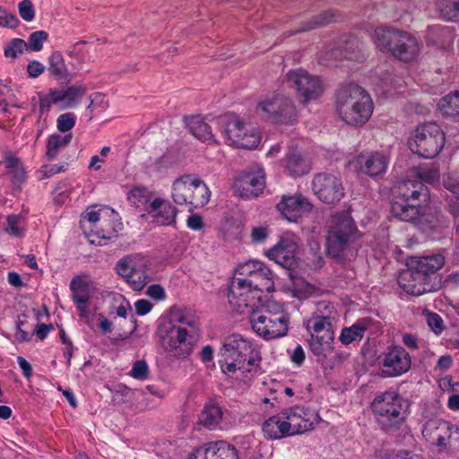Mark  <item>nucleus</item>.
<instances>
[{"instance_id": "obj_5", "label": "nucleus", "mask_w": 459, "mask_h": 459, "mask_svg": "<svg viewBox=\"0 0 459 459\" xmlns=\"http://www.w3.org/2000/svg\"><path fill=\"white\" fill-rule=\"evenodd\" d=\"M403 402L396 391H385L376 395L371 408L382 429L390 432L400 429L405 420Z\"/></svg>"}, {"instance_id": "obj_11", "label": "nucleus", "mask_w": 459, "mask_h": 459, "mask_svg": "<svg viewBox=\"0 0 459 459\" xmlns=\"http://www.w3.org/2000/svg\"><path fill=\"white\" fill-rule=\"evenodd\" d=\"M158 333L162 346L171 355L186 358L192 352L193 336L185 327L162 322Z\"/></svg>"}, {"instance_id": "obj_17", "label": "nucleus", "mask_w": 459, "mask_h": 459, "mask_svg": "<svg viewBox=\"0 0 459 459\" xmlns=\"http://www.w3.org/2000/svg\"><path fill=\"white\" fill-rule=\"evenodd\" d=\"M388 157L379 152L361 153L349 161V168L359 175L377 178L385 173Z\"/></svg>"}, {"instance_id": "obj_49", "label": "nucleus", "mask_w": 459, "mask_h": 459, "mask_svg": "<svg viewBox=\"0 0 459 459\" xmlns=\"http://www.w3.org/2000/svg\"><path fill=\"white\" fill-rule=\"evenodd\" d=\"M48 34L44 30H37L32 32L28 39V51H40L44 42L48 39Z\"/></svg>"}, {"instance_id": "obj_45", "label": "nucleus", "mask_w": 459, "mask_h": 459, "mask_svg": "<svg viewBox=\"0 0 459 459\" xmlns=\"http://www.w3.org/2000/svg\"><path fill=\"white\" fill-rule=\"evenodd\" d=\"M364 59L363 43L357 37L350 36L346 39V60L362 62Z\"/></svg>"}, {"instance_id": "obj_3", "label": "nucleus", "mask_w": 459, "mask_h": 459, "mask_svg": "<svg viewBox=\"0 0 459 459\" xmlns=\"http://www.w3.org/2000/svg\"><path fill=\"white\" fill-rule=\"evenodd\" d=\"M254 333L265 341L286 336L289 332L290 315L281 303L269 300L247 316Z\"/></svg>"}, {"instance_id": "obj_38", "label": "nucleus", "mask_w": 459, "mask_h": 459, "mask_svg": "<svg viewBox=\"0 0 459 459\" xmlns=\"http://www.w3.org/2000/svg\"><path fill=\"white\" fill-rule=\"evenodd\" d=\"M186 123L192 134L203 142L212 140V134L208 124L203 121L200 117L186 118Z\"/></svg>"}, {"instance_id": "obj_36", "label": "nucleus", "mask_w": 459, "mask_h": 459, "mask_svg": "<svg viewBox=\"0 0 459 459\" xmlns=\"http://www.w3.org/2000/svg\"><path fill=\"white\" fill-rule=\"evenodd\" d=\"M171 195L178 205L191 207V176L185 175L177 178L172 185Z\"/></svg>"}, {"instance_id": "obj_10", "label": "nucleus", "mask_w": 459, "mask_h": 459, "mask_svg": "<svg viewBox=\"0 0 459 459\" xmlns=\"http://www.w3.org/2000/svg\"><path fill=\"white\" fill-rule=\"evenodd\" d=\"M116 273L134 291L142 290L150 281L147 264L140 254H130L115 264Z\"/></svg>"}, {"instance_id": "obj_62", "label": "nucleus", "mask_w": 459, "mask_h": 459, "mask_svg": "<svg viewBox=\"0 0 459 459\" xmlns=\"http://www.w3.org/2000/svg\"><path fill=\"white\" fill-rule=\"evenodd\" d=\"M452 366H453V358L451 355L446 354V355L441 356L437 359L435 369L439 370L440 372L444 373V372L447 371Z\"/></svg>"}, {"instance_id": "obj_53", "label": "nucleus", "mask_w": 459, "mask_h": 459, "mask_svg": "<svg viewBox=\"0 0 459 459\" xmlns=\"http://www.w3.org/2000/svg\"><path fill=\"white\" fill-rule=\"evenodd\" d=\"M20 23L17 16L0 6V26L14 29Z\"/></svg>"}, {"instance_id": "obj_12", "label": "nucleus", "mask_w": 459, "mask_h": 459, "mask_svg": "<svg viewBox=\"0 0 459 459\" xmlns=\"http://www.w3.org/2000/svg\"><path fill=\"white\" fill-rule=\"evenodd\" d=\"M262 293L234 276L229 287V304L235 312L249 316L251 311L260 307Z\"/></svg>"}, {"instance_id": "obj_19", "label": "nucleus", "mask_w": 459, "mask_h": 459, "mask_svg": "<svg viewBox=\"0 0 459 459\" xmlns=\"http://www.w3.org/2000/svg\"><path fill=\"white\" fill-rule=\"evenodd\" d=\"M313 205L301 194L282 195L276 204L277 211L289 221L298 222L312 211Z\"/></svg>"}, {"instance_id": "obj_21", "label": "nucleus", "mask_w": 459, "mask_h": 459, "mask_svg": "<svg viewBox=\"0 0 459 459\" xmlns=\"http://www.w3.org/2000/svg\"><path fill=\"white\" fill-rule=\"evenodd\" d=\"M327 254L337 260L344 256V216L338 214L333 217L326 237Z\"/></svg>"}, {"instance_id": "obj_46", "label": "nucleus", "mask_w": 459, "mask_h": 459, "mask_svg": "<svg viewBox=\"0 0 459 459\" xmlns=\"http://www.w3.org/2000/svg\"><path fill=\"white\" fill-rule=\"evenodd\" d=\"M163 323H172L176 325H184L194 327L195 325V316L186 308H172L170 311V319Z\"/></svg>"}, {"instance_id": "obj_55", "label": "nucleus", "mask_w": 459, "mask_h": 459, "mask_svg": "<svg viewBox=\"0 0 459 459\" xmlns=\"http://www.w3.org/2000/svg\"><path fill=\"white\" fill-rule=\"evenodd\" d=\"M6 232L15 237H21L22 235V230L20 227L22 217L20 215L12 214L7 217Z\"/></svg>"}, {"instance_id": "obj_34", "label": "nucleus", "mask_w": 459, "mask_h": 459, "mask_svg": "<svg viewBox=\"0 0 459 459\" xmlns=\"http://www.w3.org/2000/svg\"><path fill=\"white\" fill-rule=\"evenodd\" d=\"M454 39L452 27L435 24L428 27L426 41L428 45L437 46L439 48L448 47Z\"/></svg>"}, {"instance_id": "obj_14", "label": "nucleus", "mask_w": 459, "mask_h": 459, "mask_svg": "<svg viewBox=\"0 0 459 459\" xmlns=\"http://www.w3.org/2000/svg\"><path fill=\"white\" fill-rule=\"evenodd\" d=\"M235 277L244 280L247 285L255 290L264 292H272L274 290L272 271L262 262L251 260L239 264L236 270Z\"/></svg>"}, {"instance_id": "obj_23", "label": "nucleus", "mask_w": 459, "mask_h": 459, "mask_svg": "<svg viewBox=\"0 0 459 459\" xmlns=\"http://www.w3.org/2000/svg\"><path fill=\"white\" fill-rule=\"evenodd\" d=\"M333 306L330 302L321 301L317 304L316 310L306 321L307 329L311 336L322 334L325 331H333Z\"/></svg>"}, {"instance_id": "obj_59", "label": "nucleus", "mask_w": 459, "mask_h": 459, "mask_svg": "<svg viewBox=\"0 0 459 459\" xmlns=\"http://www.w3.org/2000/svg\"><path fill=\"white\" fill-rule=\"evenodd\" d=\"M427 323L436 334L441 333L444 330L443 319L437 313H429L427 316Z\"/></svg>"}, {"instance_id": "obj_27", "label": "nucleus", "mask_w": 459, "mask_h": 459, "mask_svg": "<svg viewBox=\"0 0 459 459\" xmlns=\"http://www.w3.org/2000/svg\"><path fill=\"white\" fill-rule=\"evenodd\" d=\"M297 247L293 240L282 238L266 252V255L282 267L291 268L297 264Z\"/></svg>"}, {"instance_id": "obj_37", "label": "nucleus", "mask_w": 459, "mask_h": 459, "mask_svg": "<svg viewBox=\"0 0 459 459\" xmlns=\"http://www.w3.org/2000/svg\"><path fill=\"white\" fill-rule=\"evenodd\" d=\"M333 331H325L322 334L313 335L310 340V349L318 358L333 353Z\"/></svg>"}, {"instance_id": "obj_47", "label": "nucleus", "mask_w": 459, "mask_h": 459, "mask_svg": "<svg viewBox=\"0 0 459 459\" xmlns=\"http://www.w3.org/2000/svg\"><path fill=\"white\" fill-rule=\"evenodd\" d=\"M437 9L446 21H454L459 17V1L439 0L437 3Z\"/></svg>"}, {"instance_id": "obj_43", "label": "nucleus", "mask_w": 459, "mask_h": 459, "mask_svg": "<svg viewBox=\"0 0 459 459\" xmlns=\"http://www.w3.org/2000/svg\"><path fill=\"white\" fill-rule=\"evenodd\" d=\"M369 326L370 320L368 318H361L351 326L346 327V345L353 342L360 341Z\"/></svg>"}, {"instance_id": "obj_6", "label": "nucleus", "mask_w": 459, "mask_h": 459, "mask_svg": "<svg viewBox=\"0 0 459 459\" xmlns=\"http://www.w3.org/2000/svg\"><path fill=\"white\" fill-rule=\"evenodd\" d=\"M346 125L360 127L371 117L374 103L370 94L356 83L346 84Z\"/></svg>"}, {"instance_id": "obj_54", "label": "nucleus", "mask_w": 459, "mask_h": 459, "mask_svg": "<svg viewBox=\"0 0 459 459\" xmlns=\"http://www.w3.org/2000/svg\"><path fill=\"white\" fill-rule=\"evenodd\" d=\"M130 376L135 379L144 380L148 377L149 368L144 360H137L133 364Z\"/></svg>"}, {"instance_id": "obj_22", "label": "nucleus", "mask_w": 459, "mask_h": 459, "mask_svg": "<svg viewBox=\"0 0 459 459\" xmlns=\"http://www.w3.org/2000/svg\"><path fill=\"white\" fill-rule=\"evenodd\" d=\"M265 186V174L263 169L247 172L236 183L238 195L244 199H253L259 196Z\"/></svg>"}, {"instance_id": "obj_44", "label": "nucleus", "mask_w": 459, "mask_h": 459, "mask_svg": "<svg viewBox=\"0 0 459 459\" xmlns=\"http://www.w3.org/2000/svg\"><path fill=\"white\" fill-rule=\"evenodd\" d=\"M28 51V44L25 40L14 38L7 41L4 48V55L8 59H16Z\"/></svg>"}, {"instance_id": "obj_51", "label": "nucleus", "mask_w": 459, "mask_h": 459, "mask_svg": "<svg viewBox=\"0 0 459 459\" xmlns=\"http://www.w3.org/2000/svg\"><path fill=\"white\" fill-rule=\"evenodd\" d=\"M332 18H333L332 14H329L326 13H321L317 16H315L309 23H307V24L304 25L303 27L299 28V30H297V32L307 31V30L315 29L318 26L326 25L332 21Z\"/></svg>"}, {"instance_id": "obj_63", "label": "nucleus", "mask_w": 459, "mask_h": 459, "mask_svg": "<svg viewBox=\"0 0 459 459\" xmlns=\"http://www.w3.org/2000/svg\"><path fill=\"white\" fill-rule=\"evenodd\" d=\"M153 307V305L146 299H138L134 303L135 312L138 316L147 315Z\"/></svg>"}, {"instance_id": "obj_30", "label": "nucleus", "mask_w": 459, "mask_h": 459, "mask_svg": "<svg viewBox=\"0 0 459 459\" xmlns=\"http://www.w3.org/2000/svg\"><path fill=\"white\" fill-rule=\"evenodd\" d=\"M196 452L203 459H238L236 447L225 441L210 442Z\"/></svg>"}, {"instance_id": "obj_52", "label": "nucleus", "mask_w": 459, "mask_h": 459, "mask_svg": "<svg viewBox=\"0 0 459 459\" xmlns=\"http://www.w3.org/2000/svg\"><path fill=\"white\" fill-rule=\"evenodd\" d=\"M342 353H331V355H323L317 359L325 369H334L342 363Z\"/></svg>"}, {"instance_id": "obj_50", "label": "nucleus", "mask_w": 459, "mask_h": 459, "mask_svg": "<svg viewBox=\"0 0 459 459\" xmlns=\"http://www.w3.org/2000/svg\"><path fill=\"white\" fill-rule=\"evenodd\" d=\"M75 122L76 117L74 113H64L58 116L56 119V127L59 132L66 133L75 126Z\"/></svg>"}, {"instance_id": "obj_25", "label": "nucleus", "mask_w": 459, "mask_h": 459, "mask_svg": "<svg viewBox=\"0 0 459 459\" xmlns=\"http://www.w3.org/2000/svg\"><path fill=\"white\" fill-rule=\"evenodd\" d=\"M454 427L446 420L440 419L429 420L422 429L424 438L439 447L446 446Z\"/></svg>"}, {"instance_id": "obj_64", "label": "nucleus", "mask_w": 459, "mask_h": 459, "mask_svg": "<svg viewBox=\"0 0 459 459\" xmlns=\"http://www.w3.org/2000/svg\"><path fill=\"white\" fill-rule=\"evenodd\" d=\"M186 226L192 230H200L204 227L203 218L199 214H192L186 220Z\"/></svg>"}, {"instance_id": "obj_7", "label": "nucleus", "mask_w": 459, "mask_h": 459, "mask_svg": "<svg viewBox=\"0 0 459 459\" xmlns=\"http://www.w3.org/2000/svg\"><path fill=\"white\" fill-rule=\"evenodd\" d=\"M445 134L436 123H426L419 126L410 143L411 150L425 159L435 158L443 149Z\"/></svg>"}, {"instance_id": "obj_58", "label": "nucleus", "mask_w": 459, "mask_h": 459, "mask_svg": "<svg viewBox=\"0 0 459 459\" xmlns=\"http://www.w3.org/2000/svg\"><path fill=\"white\" fill-rule=\"evenodd\" d=\"M46 70V66L38 60L30 61L27 65V75L30 79H36L40 76Z\"/></svg>"}, {"instance_id": "obj_32", "label": "nucleus", "mask_w": 459, "mask_h": 459, "mask_svg": "<svg viewBox=\"0 0 459 459\" xmlns=\"http://www.w3.org/2000/svg\"><path fill=\"white\" fill-rule=\"evenodd\" d=\"M263 433L268 439H280L290 436L285 411L270 417L263 424Z\"/></svg>"}, {"instance_id": "obj_60", "label": "nucleus", "mask_w": 459, "mask_h": 459, "mask_svg": "<svg viewBox=\"0 0 459 459\" xmlns=\"http://www.w3.org/2000/svg\"><path fill=\"white\" fill-rule=\"evenodd\" d=\"M418 175L422 181H425L427 183H433L439 178V173L437 169L429 167L420 168L418 172Z\"/></svg>"}, {"instance_id": "obj_4", "label": "nucleus", "mask_w": 459, "mask_h": 459, "mask_svg": "<svg viewBox=\"0 0 459 459\" xmlns=\"http://www.w3.org/2000/svg\"><path fill=\"white\" fill-rule=\"evenodd\" d=\"M372 40L379 51L405 63L414 60L420 53L417 39L409 32L393 26L377 27Z\"/></svg>"}, {"instance_id": "obj_2", "label": "nucleus", "mask_w": 459, "mask_h": 459, "mask_svg": "<svg viewBox=\"0 0 459 459\" xmlns=\"http://www.w3.org/2000/svg\"><path fill=\"white\" fill-rule=\"evenodd\" d=\"M427 186L418 180H403L392 188L391 213L403 221L420 217L421 205L429 200Z\"/></svg>"}, {"instance_id": "obj_20", "label": "nucleus", "mask_w": 459, "mask_h": 459, "mask_svg": "<svg viewBox=\"0 0 459 459\" xmlns=\"http://www.w3.org/2000/svg\"><path fill=\"white\" fill-rule=\"evenodd\" d=\"M290 436L301 434L312 429L319 422L316 411L304 407H292L285 411Z\"/></svg>"}, {"instance_id": "obj_41", "label": "nucleus", "mask_w": 459, "mask_h": 459, "mask_svg": "<svg viewBox=\"0 0 459 459\" xmlns=\"http://www.w3.org/2000/svg\"><path fill=\"white\" fill-rule=\"evenodd\" d=\"M438 108L446 117H459V91L443 97L438 102Z\"/></svg>"}, {"instance_id": "obj_16", "label": "nucleus", "mask_w": 459, "mask_h": 459, "mask_svg": "<svg viewBox=\"0 0 459 459\" xmlns=\"http://www.w3.org/2000/svg\"><path fill=\"white\" fill-rule=\"evenodd\" d=\"M378 359L384 377H400L408 372L411 366V355L398 345L388 347Z\"/></svg>"}, {"instance_id": "obj_40", "label": "nucleus", "mask_w": 459, "mask_h": 459, "mask_svg": "<svg viewBox=\"0 0 459 459\" xmlns=\"http://www.w3.org/2000/svg\"><path fill=\"white\" fill-rule=\"evenodd\" d=\"M48 71L56 79H65L68 76L67 66L59 51H55L49 56Z\"/></svg>"}, {"instance_id": "obj_26", "label": "nucleus", "mask_w": 459, "mask_h": 459, "mask_svg": "<svg viewBox=\"0 0 459 459\" xmlns=\"http://www.w3.org/2000/svg\"><path fill=\"white\" fill-rule=\"evenodd\" d=\"M401 272L397 278V283L406 293L420 296L431 290L430 282L420 275L411 266Z\"/></svg>"}, {"instance_id": "obj_39", "label": "nucleus", "mask_w": 459, "mask_h": 459, "mask_svg": "<svg viewBox=\"0 0 459 459\" xmlns=\"http://www.w3.org/2000/svg\"><path fill=\"white\" fill-rule=\"evenodd\" d=\"M73 138L72 134L61 135L59 134H53L48 136L47 140V152L46 155L48 160L56 158L60 150L66 147Z\"/></svg>"}, {"instance_id": "obj_13", "label": "nucleus", "mask_w": 459, "mask_h": 459, "mask_svg": "<svg viewBox=\"0 0 459 459\" xmlns=\"http://www.w3.org/2000/svg\"><path fill=\"white\" fill-rule=\"evenodd\" d=\"M131 196L143 202L144 211L160 226H170L176 223L178 211L168 200L160 197L152 199L144 188L136 187L131 191Z\"/></svg>"}, {"instance_id": "obj_33", "label": "nucleus", "mask_w": 459, "mask_h": 459, "mask_svg": "<svg viewBox=\"0 0 459 459\" xmlns=\"http://www.w3.org/2000/svg\"><path fill=\"white\" fill-rule=\"evenodd\" d=\"M223 418V411L215 400H209L204 405L199 415V423L212 430L220 427Z\"/></svg>"}, {"instance_id": "obj_48", "label": "nucleus", "mask_w": 459, "mask_h": 459, "mask_svg": "<svg viewBox=\"0 0 459 459\" xmlns=\"http://www.w3.org/2000/svg\"><path fill=\"white\" fill-rule=\"evenodd\" d=\"M261 138L255 131H247L237 140V143L234 145L238 148L244 149H255L260 143Z\"/></svg>"}, {"instance_id": "obj_15", "label": "nucleus", "mask_w": 459, "mask_h": 459, "mask_svg": "<svg viewBox=\"0 0 459 459\" xmlns=\"http://www.w3.org/2000/svg\"><path fill=\"white\" fill-rule=\"evenodd\" d=\"M286 82L294 88L304 104L318 99L323 93V85L317 77L310 75L303 69L290 70Z\"/></svg>"}, {"instance_id": "obj_35", "label": "nucleus", "mask_w": 459, "mask_h": 459, "mask_svg": "<svg viewBox=\"0 0 459 459\" xmlns=\"http://www.w3.org/2000/svg\"><path fill=\"white\" fill-rule=\"evenodd\" d=\"M211 198V191L207 185L199 178L191 176V207L189 212L206 205Z\"/></svg>"}, {"instance_id": "obj_9", "label": "nucleus", "mask_w": 459, "mask_h": 459, "mask_svg": "<svg viewBox=\"0 0 459 459\" xmlns=\"http://www.w3.org/2000/svg\"><path fill=\"white\" fill-rule=\"evenodd\" d=\"M86 94V87L82 83H75L65 88H51L46 94L39 95V110L40 115H47L53 105L60 109L75 108Z\"/></svg>"}, {"instance_id": "obj_24", "label": "nucleus", "mask_w": 459, "mask_h": 459, "mask_svg": "<svg viewBox=\"0 0 459 459\" xmlns=\"http://www.w3.org/2000/svg\"><path fill=\"white\" fill-rule=\"evenodd\" d=\"M92 225L91 230H94L93 236L100 240H108L116 237V230L109 221L105 219L100 210H87L81 219V226L86 228V223Z\"/></svg>"}, {"instance_id": "obj_56", "label": "nucleus", "mask_w": 459, "mask_h": 459, "mask_svg": "<svg viewBox=\"0 0 459 459\" xmlns=\"http://www.w3.org/2000/svg\"><path fill=\"white\" fill-rule=\"evenodd\" d=\"M20 16L25 22H31L35 17L34 6L30 0H22L18 5Z\"/></svg>"}, {"instance_id": "obj_31", "label": "nucleus", "mask_w": 459, "mask_h": 459, "mask_svg": "<svg viewBox=\"0 0 459 459\" xmlns=\"http://www.w3.org/2000/svg\"><path fill=\"white\" fill-rule=\"evenodd\" d=\"M281 166L284 172L291 177L298 178L307 174L310 171L309 162L296 151H290L281 160Z\"/></svg>"}, {"instance_id": "obj_61", "label": "nucleus", "mask_w": 459, "mask_h": 459, "mask_svg": "<svg viewBox=\"0 0 459 459\" xmlns=\"http://www.w3.org/2000/svg\"><path fill=\"white\" fill-rule=\"evenodd\" d=\"M146 294L157 301H161L166 298L164 288L160 284H152L148 287Z\"/></svg>"}, {"instance_id": "obj_1", "label": "nucleus", "mask_w": 459, "mask_h": 459, "mask_svg": "<svg viewBox=\"0 0 459 459\" xmlns=\"http://www.w3.org/2000/svg\"><path fill=\"white\" fill-rule=\"evenodd\" d=\"M221 351L224 359L220 360V366L224 374L247 383L258 373L261 356L252 340L231 334L225 339Z\"/></svg>"}, {"instance_id": "obj_57", "label": "nucleus", "mask_w": 459, "mask_h": 459, "mask_svg": "<svg viewBox=\"0 0 459 459\" xmlns=\"http://www.w3.org/2000/svg\"><path fill=\"white\" fill-rule=\"evenodd\" d=\"M357 236L358 230L355 227L354 221L346 213V252L348 251V246L357 238ZM359 237H361V235L359 234ZM348 254L346 253V256Z\"/></svg>"}, {"instance_id": "obj_42", "label": "nucleus", "mask_w": 459, "mask_h": 459, "mask_svg": "<svg viewBox=\"0 0 459 459\" xmlns=\"http://www.w3.org/2000/svg\"><path fill=\"white\" fill-rule=\"evenodd\" d=\"M247 130L245 124L238 117L230 119L224 130V134L227 137L229 144L235 145L237 143V140L241 138Z\"/></svg>"}, {"instance_id": "obj_18", "label": "nucleus", "mask_w": 459, "mask_h": 459, "mask_svg": "<svg viewBox=\"0 0 459 459\" xmlns=\"http://www.w3.org/2000/svg\"><path fill=\"white\" fill-rule=\"evenodd\" d=\"M312 187L318 199L329 204L339 202L344 195L342 179L332 174H317L312 181Z\"/></svg>"}, {"instance_id": "obj_29", "label": "nucleus", "mask_w": 459, "mask_h": 459, "mask_svg": "<svg viewBox=\"0 0 459 459\" xmlns=\"http://www.w3.org/2000/svg\"><path fill=\"white\" fill-rule=\"evenodd\" d=\"M72 299L79 312L80 317H86L89 314L88 303L90 300V286L81 277L75 276L70 282Z\"/></svg>"}, {"instance_id": "obj_28", "label": "nucleus", "mask_w": 459, "mask_h": 459, "mask_svg": "<svg viewBox=\"0 0 459 459\" xmlns=\"http://www.w3.org/2000/svg\"><path fill=\"white\" fill-rule=\"evenodd\" d=\"M445 258L441 255L411 257L407 265L411 266L420 275L429 282L430 276L444 265Z\"/></svg>"}, {"instance_id": "obj_8", "label": "nucleus", "mask_w": 459, "mask_h": 459, "mask_svg": "<svg viewBox=\"0 0 459 459\" xmlns=\"http://www.w3.org/2000/svg\"><path fill=\"white\" fill-rule=\"evenodd\" d=\"M256 109L264 120L275 124L291 125L298 117L292 100L281 94L259 101Z\"/></svg>"}]
</instances>
